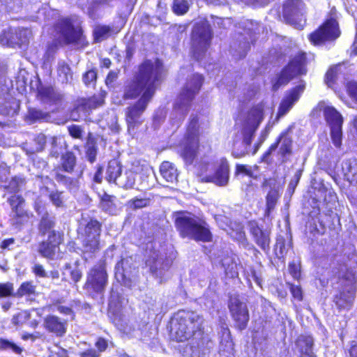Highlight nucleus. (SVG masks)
Returning <instances> with one entry per match:
<instances>
[{"label": "nucleus", "mask_w": 357, "mask_h": 357, "mask_svg": "<svg viewBox=\"0 0 357 357\" xmlns=\"http://www.w3.org/2000/svg\"><path fill=\"white\" fill-rule=\"evenodd\" d=\"M165 66L160 59L154 61L146 59L140 63L132 78L123 86V98L135 100L125 110V121L128 132H134L143 123L142 114L153 97L157 86L160 84L165 74Z\"/></svg>", "instance_id": "1"}, {"label": "nucleus", "mask_w": 357, "mask_h": 357, "mask_svg": "<svg viewBox=\"0 0 357 357\" xmlns=\"http://www.w3.org/2000/svg\"><path fill=\"white\" fill-rule=\"evenodd\" d=\"M52 31L59 43L83 50L89 45L82 22L75 15L59 17L52 26Z\"/></svg>", "instance_id": "2"}, {"label": "nucleus", "mask_w": 357, "mask_h": 357, "mask_svg": "<svg viewBox=\"0 0 357 357\" xmlns=\"http://www.w3.org/2000/svg\"><path fill=\"white\" fill-rule=\"evenodd\" d=\"M56 219L48 212H45L40 218L37 229L40 236H47V238L38 243L37 251L40 255L47 259H53L61 251V245L64 244L65 234L61 230H56Z\"/></svg>", "instance_id": "3"}, {"label": "nucleus", "mask_w": 357, "mask_h": 357, "mask_svg": "<svg viewBox=\"0 0 357 357\" xmlns=\"http://www.w3.org/2000/svg\"><path fill=\"white\" fill-rule=\"evenodd\" d=\"M174 225L179 236L183 238H188L203 243L213 241V236L206 221L190 212L177 211Z\"/></svg>", "instance_id": "4"}, {"label": "nucleus", "mask_w": 357, "mask_h": 357, "mask_svg": "<svg viewBox=\"0 0 357 357\" xmlns=\"http://www.w3.org/2000/svg\"><path fill=\"white\" fill-rule=\"evenodd\" d=\"M204 319L202 314L192 310H179L172 319L169 334L177 342L195 337L197 332L203 333Z\"/></svg>", "instance_id": "5"}, {"label": "nucleus", "mask_w": 357, "mask_h": 357, "mask_svg": "<svg viewBox=\"0 0 357 357\" xmlns=\"http://www.w3.org/2000/svg\"><path fill=\"white\" fill-rule=\"evenodd\" d=\"M341 35L338 12L333 6L317 28L307 35V39L314 46H322L335 43Z\"/></svg>", "instance_id": "6"}, {"label": "nucleus", "mask_w": 357, "mask_h": 357, "mask_svg": "<svg viewBox=\"0 0 357 357\" xmlns=\"http://www.w3.org/2000/svg\"><path fill=\"white\" fill-rule=\"evenodd\" d=\"M77 165V159L75 153L72 151H66L61 155L59 164L53 169L54 179L68 190H77L79 187L78 178L71 177L64 174H73L75 171Z\"/></svg>", "instance_id": "7"}, {"label": "nucleus", "mask_w": 357, "mask_h": 357, "mask_svg": "<svg viewBox=\"0 0 357 357\" xmlns=\"http://www.w3.org/2000/svg\"><path fill=\"white\" fill-rule=\"evenodd\" d=\"M199 137V119L195 116L190 119L180 144V155L188 163H192L197 155L200 146Z\"/></svg>", "instance_id": "8"}, {"label": "nucleus", "mask_w": 357, "mask_h": 357, "mask_svg": "<svg viewBox=\"0 0 357 357\" xmlns=\"http://www.w3.org/2000/svg\"><path fill=\"white\" fill-rule=\"evenodd\" d=\"M204 82L202 75L193 74L185 82L177 96L174 108L181 110L186 114L192 105L195 96L199 93Z\"/></svg>", "instance_id": "9"}, {"label": "nucleus", "mask_w": 357, "mask_h": 357, "mask_svg": "<svg viewBox=\"0 0 357 357\" xmlns=\"http://www.w3.org/2000/svg\"><path fill=\"white\" fill-rule=\"evenodd\" d=\"M105 103V96L93 94L89 97L77 98L69 112V116L73 121H79L89 115L91 112Z\"/></svg>", "instance_id": "10"}, {"label": "nucleus", "mask_w": 357, "mask_h": 357, "mask_svg": "<svg viewBox=\"0 0 357 357\" xmlns=\"http://www.w3.org/2000/svg\"><path fill=\"white\" fill-rule=\"evenodd\" d=\"M11 209L12 225L17 229H22L33 218V214L26 208V199L20 194L11 195L7 200Z\"/></svg>", "instance_id": "11"}, {"label": "nucleus", "mask_w": 357, "mask_h": 357, "mask_svg": "<svg viewBox=\"0 0 357 357\" xmlns=\"http://www.w3.org/2000/svg\"><path fill=\"white\" fill-rule=\"evenodd\" d=\"M227 307L234 321V328L242 331L245 330L250 321V313L248 305L238 295H230L227 301Z\"/></svg>", "instance_id": "12"}, {"label": "nucleus", "mask_w": 357, "mask_h": 357, "mask_svg": "<svg viewBox=\"0 0 357 357\" xmlns=\"http://www.w3.org/2000/svg\"><path fill=\"white\" fill-rule=\"evenodd\" d=\"M32 37L30 29L9 26L0 33V44L6 47H22L29 43Z\"/></svg>", "instance_id": "13"}, {"label": "nucleus", "mask_w": 357, "mask_h": 357, "mask_svg": "<svg viewBox=\"0 0 357 357\" xmlns=\"http://www.w3.org/2000/svg\"><path fill=\"white\" fill-rule=\"evenodd\" d=\"M102 222L94 218H91L84 227L82 245L86 252L96 253L100 248V235Z\"/></svg>", "instance_id": "14"}, {"label": "nucleus", "mask_w": 357, "mask_h": 357, "mask_svg": "<svg viewBox=\"0 0 357 357\" xmlns=\"http://www.w3.org/2000/svg\"><path fill=\"white\" fill-rule=\"evenodd\" d=\"M281 143L279 148L278 154L282 158L283 162L287 160V156L292 154V146L293 140L291 137L288 136L287 131L282 132L275 139L274 142L272 143L267 150L262 154L260 158V162H265L268 165L272 162V160L270 158L271 153L275 151L278 146Z\"/></svg>", "instance_id": "15"}, {"label": "nucleus", "mask_w": 357, "mask_h": 357, "mask_svg": "<svg viewBox=\"0 0 357 357\" xmlns=\"http://www.w3.org/2000/svg\"><path fill=\"white\" fill-rule=\"evenodd\" d=\"M325 120L331 129V137L334 146L340 149L342 140L343 117L333 106H326L324 109Z\"/></svg>", "instance_id": "16"}, {"label": "nucleus", "mask_w": 357, "mask_h": 357, "mask_svg": "<svg viewBox=\"0 0 357 357\" xmlns=\"http://www.w3.org/2000/svg\"><path fill=\"white\" fill-rule=\"evenodd\" d=\"M248 232L252 241L264 252L268 254L271 249V229L260 225L257 220H251L247 222Z\"/></svg>", "instance_id": "17"}, {"label": "nucleus", "mask_w": 357, "mask_h": 357, "mask_svg": "<svg viewBox=\"0 0 357 357\" xmlns=\"http://www.w3.org/2000/svg\"><path fill=\"white\" fill-rule=\"evenodd\" d=\"M212 30L208 22L197 24L191 33V44L194 54L204 53L210 47Z\"/></svg>", "instance_id": "18"}, {"label": "nucleus", "mask_w": 357, "mask_h": 357, "mask_svg": "<svg viewBox=\"0 0 357 357\" xmlns=\"http://www.w3.org/2000/svg\"><path fill=\"white\" fill-rule=\"evenodd\" d=\"M230 169L226 158L220 159L213 174H204L202 170L198 174L199 181L202 183H213L218 186H225L229 181Z\"/></svg>", "instance_id": "19"}, {"label": "nucleus", "mask_w": 357, "mask_h": 357, "mask_svg": "<svg viewBox=\"0 0 357 357\" xmlns=\"http://www.w3.org/2000/svg\"><path fill=\"white\" fill-rule=\"evenodd\" d=\"M107 281L108 275L105 264L102 263L90 269L83 287L85 289H91L96 294H102L105 289Z\"/></svg>", "instance_id": "20"}, {"label": "nucleus", "mask_w": 357, "mask_h": 357, "mask_svg": "<svg viewBox=\"0 0 357 357\" xmlns=\"http://www.w3.org/2000/svg\"><path fill=\"white\" fill-rule=\"evenodd\" d=\"M305 12L304 0H284L282 15L287 24H296Z\"/></svg>", "instance_id": "21"}, {"label": "nucleus", "mask_w": 357, "mask_h": 357, "mask_svg": "<svg viewBox=\"0 0 357 357\" xmlns=\"http://www.w3.org/2000/svg\"><path fill=\"white\" fill-rule=\"evenodd\" d=\"M45 330L56 337H62L67 333L68 321L54 314H48L43 319Z\"/></svg>", "instance_id": "22"}, {"label": "nucleus", "mask_w": 357, "mask_h": 357, "mask_svg": "<svg viewBox=\"0 0 357 357\" xmlns=\"http://www.w3.org/2000/svg\"><path fill=\"white\" fill-rule=\"evenodd\" d=\"M107 314L112 323L115 326H123L125 324L123 298L119 294L110 296Z\"/></svg>", "instance_id": "23"}, {"label": "nucleus", "mask_w": 357, "mask_h": 357, "mask_svg": "<svg viewBox=\"0 0 357 357\" xmlns=\"http://www.w3.org/2000/svg\"><path fill=\"white\" fill-rule=\"evenodd\" d=\"M303 90L304 86L297 85L287 91L280 102L277 112L278 118L283 116L292 108L293 105L299 100Z\"/></svg>", "instance_id": "24"}, {"label": "nucleus", "mask_w": 357, "mask_h": 357, "mask_svg": "<svg viewBox=\"0 0 357 357\" xmlns=\"http://www.w3.org/2000/svg\"><path fill=\"white\" fill-rule=\"evenodd\" d=\"M191 343V349L198 353H205L209 351L213 347L214 343L208 334L205 333L204 326L203 325V333L197 332Z\"/></svg>", "instance_id": "25"}, {"label": "nucleus", "mask_w": 357, "mask_h": 357, "mask_svg": "<svg viewBox=\"0 0 357 357\" xmlns=\"http://www.w3.org/2000/svg\"><path fill=\"white\" fill-rule=\"evenodd\" d=\"M296 346L300 353L298 357H317L313 351L314 339L310 335H301L295 340Z\"/></svg>", "instance_id": "26"}, {"label": "nucleus", "mask_w": 357, "mask_h": 357, "mask_svg": "<svg viewBox=\"0 0 357 357\" xmlns=\"http://www.w3.org/2000/svg\"><path fill=\"white\" fill-rule=\"evenodd\" d=\"M37 98L43 102L56 104L61 101L63 96L56 92L52 86H40L37 88Z\"/></svg>", "instance_id": "27"}, {"label": "nucleus", "mask_w": 357, "mask_h": 357, "mask_svg": "<svg viewBox=\"0 0 357 357\" xmlns=\"http://www.w3.org/2000/svg\"><path fill=\"white\" fill-rule=\"evenodd\" d=\"M354 300V292L351 293L349 290H341L333 297V302L339 311L350 310Z\"/></svg>", "instance_id": "28"}, {"label": "nucleus", "mask_w": 357, "mask_h": 357, "mask_svg": "<svg viewBox=\"0 0 357 357\" xmlns=\"http://www.w3.org/2000/svg\"><path fill=\"white\" fill-rule=\"evenodd\" d=\"M306 63L307 59L305 53L298 52L289 61L286 66L294 73L295 75H298L305 73Z\"/></svg>", "instance_id": "29"}, {"label": "nucleus", "mask_w": 357, "mask_h": 357, "mask_svg": "<svg viewBox=\"0 0 357 357\" xmlns=\"http://www.w3.org/2000/svg\"><path fill=\"white\" fill-rule=\"evenodd\" d=\"M219 344L228 353L234 351L235 343L230 329L225 324L222 325L219 332Z\"/></svg>", "instance_id": "30"}, {"label": "nucleus", "mask_w": 357, "mask_h": 357, "mask_svg": "<svg viewBox=\"0 0 357 357\" xmlns=\"http://www.w3.org/2000/svg\"><path fill=\"white\" fill-rule=\"evenodd\" d=\"M36 285L31 280L25 281L21 283L20 287L15 291L14 297L17 298H26L31 300L37 295Z\"/></svg>", "instance_id": "31"}, {"label": "nucleus", "mask_w": 357, "mask_h": 357, "mask_svg": "<svg viewBox=\"0 0 357 357\" xmlns=\"http://www.w3.org/2000/svg\"><path fill=\"white\" fill-rule=\"evenodd\" d=\"M122 172V166L119 160L116 158H112L109 160L106 169V180L108 183H116Z\"/></svg>", "instance_id": "32"}, {"label": "nucleus", "mask_w": 357, "mask_h": 357, "mask_svg": "<svg viewBox=\"0 0 357 357\" xmlns=\"http://www.w3.org/2000/svg\"><path fill=\"white\" fill-rule=\"evenodd\" d=\"M119 31L120 29H114L109 25H98L93 31V40L96 43L100 42Z\"/></svg>", "instance_id": "33"}, {"label": "nucleus", "mask_w": 357, "mask_h": 357, "mask_svg": "<svg viewBox=\"0 0 357 357\" xmlns=\"http://www.w3.org/2000/svg\"><path fill=\"white\" fill-rule=\"evenodd\" d=\"M26 183V180L21 176H13L8 181L7 184L3 185V188L9 193L17 194L22 187Z\"/></svg>", "instance_id": "34"}, {"label": "nucleus", "mask_w": 357, "mask_h": 357, "mask_svg": "<svg viewBox=\"0 0 357 357\" xmlns=\"http://www.w3.org/2000/svg\"><path fill=\"white\" fill-rule=\"evenodd\" d=\"M264 105L259 103L253 105L248 112V120L252 121V125L259 127V124L264 119Z\"/></svg>", "instance_id": "35"}, {"label": "nucleus", "mask_w": 357, "mask_h": 357, "mask_svg": "<svg viewBox=\"0 0 357 357\" xmlns=\"http://www.w3.org/2000/svg\"><path fill=\"white\" fill-rule=\"evenodd\" d=\"M161 264L159 251L155 248L151 249L145 260V264L149 268L150 272L153 274L156 273Z\"/></svg>", "instance_id": "36"}, {"label": "nucleus", "mask_w": 357, "mask_h": 357, "mask_svg": "<svg viewBox=\"0 0 357 357\" xmlns=\"http://www.w3.org/2000/svg\"><path fill=\"white\" fill-rule=\"evenodd\" d=\"M99 207L105 213L112 212L116 209L114 195H111L107 192H104L102 195H99Z\"/></svg>", "instance_id": "37"}, {"label": "nucleus", "mask_w": 357, "mask_h": 357, "mask_svg": "<svg viewBox=\"0 0 357 357\" xmlns=\"http://www.w3.org/2000/svg\"><path fill=\"white\" fill-rule=\"evenodd\" d=\"M280 197L278 190L271 189L266 196V215L268 216L275 208L277 202Z\"/></svg>", "instance_id": "38"}, {"label": "nucleus", "mask_w": 357, "mask_h": 357, "mask_svg": "<svg viewBox=\"0 0 357 357\" xmlns=\"http://www.w3.org/2000/svg\"><path fill=\"white\" fill-rule=\"evenodd\" d=\"M160 173L167 181L172 182L176 177L174 166L168 161H164L161 163Z\"/></svg>", "instance_id": "39"}, {"label": "nucleus", "mask_w": 357, "mask_h": 357, "mask_svg": "<svg viewBox=\"0 0 357 357\" xmlns=\"http://www.w3.org/2000/svg\"><path fill=\"white\" fill-rule=\"evenodd\" d=\"M31 318V313L29 310H21L13 315L11 323L16 328H21Z\"/></svg>", "instance_id": "40"}, {"label": "nucleus", "mask_w": 357, "mask_h": 357, "mask_svg": "<svg viewBox=\"0 0 357 357\" xmlns=\"http://www.w3.org/2000/svg\"><path fill=\"white\" fill-rule=\"evenodd\" d=\"M98 148L96 139L89 136L87 139V146L86 149V156L89 162L93 163L96 161Z\"/></svg>", "instance_id": "41"}, {"label": "nucleus", "mask_w": 357, "mask_h": 357, "mask_svg": "<svg viewBox=\"0 0 357 357\" xmlns=\"http://www.w3.org/2000/svg\"><path fill=\"white\" fill-rule=\"evenodd\" d=\"M0 350H11L16 354H21L23 351L22 348L17 345L15 342L3 337H0Z\"/></svg>", "instance_id": "42"}, {"label": "nucleus", "mask_w": 357, "mask_h": 357, "mask_svg": "<svg viewBox=\"0 0 357 357\" xmlns=\"http://www.w3.org/2000/svg\"><path fill=\"white\" fill-rule=\"evenodd\" d=\"M172 10L176 15H183L189 10V6L186 0H174Z\"/></svg>", "instance_id": "43"}, {"label": "nucleus", "mask_w": 357, "mask_h": 357, "mask_svg": "<svg viewBox=\"0 0 357 357\" xmlns=\"http://www.w3.org/2000/svg\"><path fill=\"white\" fill-rule=\"evenodd\" d=\"M97 78V70L94 68L86 71L82 75V81L86 86L90 85H93L94 86L96 84Z\"/></svg>", "instance_id": "44"}, {"label": "nucleus", "mask_w": 357, "mask_h": 357, "mask_svg": "<svg viewBox=\"0 0 357 357\" xmlns=\"http://www.w3.org/2000/svg\"><path fill=\"white\" fill-rule=\"evenodd\" d=\"M150 198H139L135 197L131 199L128 202V204L132 210H137L149 206L150 205Z\"/></svg>", "instance_id": "45"}, {"label": "nucleus", "mask_w": 357, "mask_h": 357, "mask_svg": "<svg viewBox=\"0 0 357 357\" xmlns=\"http://www.w3.org/2000/svg\"><path fill=\"white\" fill-rule=\"evenodd\" d=\"M15 291L13 284L10 282L0 283V298L14 297Z\"/></svg>", "instance_id": "46"}, {"label": "nucleus", "mask_w": 357, "mask_h": 357, "mask_svg": "<svg viewBox=\"0 0 357 357\" xmlns=\"http://www.w3.org/2000/svg\"><path fill=\"white\" fill-rule=\"evenodd\" d=\"M257 128L258 127L257 126H250L243 130V142L247 146H250L252 144L253 137Z\"/></svg>", "instance_id": "47"}, {"label": "nucleus", "mask_w": 357, "mask_h": 357, "mask_svg": "<svg viewBox=\"0 0 357 357\" xmlns=\"http://www.w3.org/2000/svg\"><path fill=\"white\" fill-rule=\"evenodd\" d=\"M58 75L59 77H63L66 82H68L73 79V73L69 65L63 63L59 66Z\"/></svg>", "instance_id": "48"}, {"label": "nucleus", "mask_w": 357, "mask_h": 357, "mask_svg": "<svg viewBox=\"0 0 357 357\" xmlns=\"http://www.w3.org/2000/svg\"><path fill=\"white\" fill-rule=\"evenodd\" d=\"M126 180L123 183V188L129 190L133 188L135 184L136 173L132 170L126 171L125 173Z\"/></svg>", "instance_id": "49"}, {"label": "nucleus", "mask_w": 357, "mask_h": 357, "mask_svg": "<svg viewBox=\"0 0 357 357\" xmlns=\"http://www.w3.org/2000/svg\"><path fill=\"white\" fill-rule=\"evenodd\" d=\"M287 285L292 297L298 301H302L303 299V294L301 287L300 285H295L292 283H287Z\"/></svg>", "instance_id": "50"}, {"label": "nucleus", "mask_w": 357, "mask_h": 357, "mask_svg": "<svg viewBox=\"0 0 357 357\" xmlns=\"http://www.w3.org/2000/svg\"><path fill=\"white\" fill-rule=\"evenodd\" d=\"M96 351L100 356L101 353L105 352L109 347V341L103 337H98L94 343Z\"/></svg>", "instance_id": "51"}, {"label": "nucleus", "mask_w": 357, "mask_h": 357, "mask_svg": "<svg viewBox=\"0 0 357 357\" xmlns=\"http://www.w3.org/2000/svg\"><path fill=\"white\" fill-rule=\"evenodd\" d=\"M68 133L73 139H82L83 135V129L81 126L72 124L67 128Z\"/></svg>", "instance_id": "52"}, {"label": "nucleus", "mask_w": 357, "mask_h": 357, "mask_svg": "<svg viewBox=\"0 0 357 357\" xmlns=\"http://www.w3.org/2000/svg\"><path fill=\"white\" fill-rule=\"evenodd\" d=\"M61 195L62 192L59 191H53L50 192L49 195L50 200L57 208L63 206V202Z\"/></svg>", "instance_id": "53"}, {"label": "nucleus", "mask_w": 357, "mask_h": 357, "mask_svg": "<svg viewBox=\"0 0 357 357\" xmlns=\"http://www.w3.org/2000/svg\"><path fill=\"white\" fill-rule=\"evenodd\" d=\"M337 71L335 69L331 68L325 74V82L329 87H332L336 82Z\"/></svg>", "instance_id": "54"}, {"label": "nucleus", "mask_w": 357, "mask_h": 357, "mask_svg": "<svg viewBox=\"0 0 357 357\" xmlns=\"http://www.w3.org/2000/svg\"><path fill=\"white\" fill-rule=\"evenodd\" d=\"M66 269L70 270V275L71 276L72 280L77 283L78 282L82 277V273L78 268H71V266L69 264H66L64 266Z\"/></svg>", "instance_id": "55"}, {"label": "nucleus", "mask_w": 357, "mask_h": 357, "mask_svg": "<svg viewBox=\"0 0 357 357\" xmlns=\"http://www.w3.org/2000/svg\"><path fill=\"white\" fill-rule=\"evenodd\" d=\"M279 74L284 77V83L287 84L296 76L286 65L282 68Z\"/></svg>", "instance_id": "56"}, {"label": "nucleus", "mask_w": 357, "mask_h": 357, "mask_svg": "<svg viewBox=\"0 0 357 357\" xmlns=\"http://www.w3.org/2000/svg\"><path fill=\"white\" fill-rule=\"evenodd\" d=\"M234 174L238 176L240 174H244L248 176H252V172L250 169L248 168L247 165L243 164H236L235 167Z\"/></svg>", "instance_id": "57"}, {"label": "nucleus", "mask_w": 357, "mask_h": 357, "mask_svg": "<svg viewBox=\"0 0 357 357\" xmlns=\"http://www.w3.org/2000/svg\"><path fill=\"white\" fill-rule=\"evenodd\" d=\"M289 272L290 275L296 280H298L301 277V271L299 267L296 265L294 261H291L288 266Z\"/></svg>", "instance_id": "58"}, {"label": "nucleus", "mask_w": 357, "mask_h": 357, "mask_svg": "<svg viewBox=\"0 0 357 357\" xmlns=\"http://www.w3.org/2000/svg\"><path fill=\"white\" fill-rule=\"evenodd\" d=\"M278 249H279L280 257H284V256L287 252V250L285 249V240L284 238H280L277 240L276 244L275 245V250L276 252Z\"/></svg>", "instance_id": "59"}, {"label": "nucleus", "mask_w": 357, "mask_h": 357, "mask_svg": "<svg viewBox=\"0 0 357 357\" xmlns=\"http://www.w3.org/2000/svg\"><path fill=\"white\" fill-rule=\"evenodd\" d=\"M32 272L36 276L39 278H47V274L43 267L41 264H35L32 267Z\"/></svg>", "instance_id": "60"}, {"label": "nucleus", "mask_w": 357, "mask_h": 357, "mask_svg": "<svg viewBox=\"0 0 357 357\" xmlns=\"http://www.w3.org/2000/svg\"><path fill=\"white\" fill-rule=\"evenodd\" d=\"M57 310L59 313L62 314L71 316V319L75 320V313L72 307L64 305H59L57 307Z\"/></svg>", "instance_id": "61"}, {"label": "nucleus", "mask_w": 357, "mask_h": 357, "mask_svg": "<svg viewBox=\"0 0 357 357\" xmlns=\"http://www.w3.org/2000/svg\"><path fill=\"white\" fill-rule=\"evenodd\" d=\"M102 171L103 167L102 165H98L96 167V172L93 175V181L97 183H100L102 181Z\"/></svg>", "instance_id": "62"}, {"label": "nucleus", "mask_w": 357, "mask_h": 357, "mask_svg": "<svg viewBox=\"0 0 357 357\" xmlns=\"http://www.w3.org/2000/svg\"><path fill=\"white\" fill-rule=\"evenodd\" d=\"M118 77V73L114 70L109 71L105 79V84L109 86L112 85V84L116 81Z\"/></svg>", "instance_id": "63"}, {"label": "nucleus", "mask_w": 357, "mask_h": 357, "mask_svg": "<svg viewBox=\"0 0 357 357\" xmlns=\"http://www.w3.org/2000/svg\"><path fill=\"white\" fill-rule=\"evenodd\" d=\"M79 357H100L98 352L92 348L79 352Z\"/></svg>", "instance_id": "64"}]
</instances>
